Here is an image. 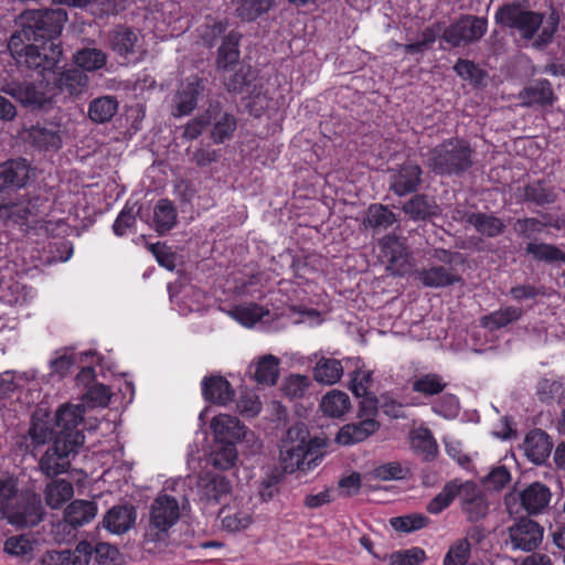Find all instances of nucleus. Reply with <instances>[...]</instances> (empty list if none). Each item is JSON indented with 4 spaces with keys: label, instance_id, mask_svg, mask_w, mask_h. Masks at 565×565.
Listing matches in <instances>:
<instances>
[{
    "label": "nucleus",
    "instance_id": "nucleus-29",
    "mask_svg": "<svg viewBox=\"0 0 565 565\" xmlns=\"http://www.w3.org/2000/svg\"><path fill=\"white\" fill-rule=\"evenodd\" d=\"M524 252L537 263H545L553 266L565 265V253L554 244L527 242Z\"/></svg>",
    "mask_w": 565,
    "mask_h": 565
},
{
    "label": "nucleus",
    "instance_id": "nucleus-50",
    "mask_svg": "<svg viewBox=\"0 0 565 565\" xmlns=\"http://www.w3.org/2000/svg\"><path fill=\"white\" fill-rule=\"evenodd\" d=\"M446 385L439 374L428 373L415 379L412 383V390L426 396H433L441 393Z\"/></svg>",
    "mask_w": 565,
    "mask_h": 565
},
{
    "label": "nucleus",
    "instance_id": "nucleus-31",
    "mask_svg": "<svg viewBox=\"0 0 565 565\" xmlns=\"http://www.w3.org/2000/svg\"><path fill=\"white\" fill-rule=\"evenodd\" d=\"M520 97L527 106H551L555 100L552 85L547 79H537L524 87L520 93Z\"/></svg>",
    "mask_w": 565,
    "mask_h": 565
},
{
    "label": "nucleus",
    "instance_id": "nucleus-4",
    "mask_svg": "<svg viewBox=\"0 0 565 565\" xmlns=\"http://www.w3.org/2000/svg\"><path fill=\"white\" fill-rule=\"evenodd\" d=\"M475 153L469 141L449 138L429 151L427 167L439 177H461L473 167Z\"/></svg>",
    "mask_w": 565,
    "mask_h": 565
},
{
    "label": "nucleus",
    "instance_id": "nucleus-33",
    "mask_svg": "<svg viewBox=\"0 0 565 565\" xmlns=\"http://www.w3.org/2000/svg\"><path fill=\"white\" fill-rule=\"evenodd\" d=\"M279 359L267 354L260 358L255 364H250L248 373L258 384L274 385L279 375Z\"/></svg>",
    "mask_w": 565,
    "mask_h": 565
},
{
    "label": "nucleus",
    "instance_id": "nucleus-9",
    "mask_svg": "<svg viewBox=\"0 0 565 565\" xmlns=\"http://www.w3.org/2000/svg\"><path fill=\"white\" fill-rule=\"evenodd\" d=\"M45 514L40 494L34 491H22L13 504L7 505L4 518L19 527L38 525Z\"/></svg>",
    "mask_w": 565,
    "mask_h": 565
},
{
    "label": "nucleus",
    "instance_id": "nucleus-44",
    "mask_svg": "<svg viewBox=\"0 0 565 565\" xmlns=\"http://www.w3.org/2000/svg\"><path fill=\"white\" fill-rule=\"evenodd\" d=\"M36 541L25 534L10 536L4 542V552L29 562L33 558Z\"/></svg>",
    "mask_w": 565,
    "mask_h": 565
},
{
    "label": "nucleus",
    "instance_id": "nucleus-52",
    "mask_svg": "<svg viewBox=\"0 0 565 565\" xmlns=\"http://www.w3.org/2000/svg\"><path fill=\"white\" fill-rule=\"evenodd\" d=\"M228 28V21L226 19L224 20H216V19H206V22L201 25L199 32L200 38L203 42V44L207 47H213L217 40L225 33V31Z\"/></svg>",
    "mask_w": 565,
    "mask_h": 565
},
{
    "label": "nucleus",
    "instance_id": "nucleus-64",
    "mask_svg": "<svg viewBox=\"0 0 565 565\" xmlns=\"http://www.w3.org/2000/svg\"><path fill=\"white\" fill-rule=\"evenodd\" d=\"M425 559V552L419 547L395 552L391 555L390 565H418Z\"/></svg>",
    "mask_w": 565,
    "mask_h": 565
},
{
    "label": "nucleus",
    "instance_id": "nucleus-18",
    "mask_svg": "<svg viewBox=\"0 0 565 565\" xmlns=\"http://www.w3.org/2000/svg\"><path fill=\"white\" fill-rule=\"evenodd\" d=\"M211 429L214 435V441L236 444L245 439L247 435H253L239 422L237 417L221 414L215 416L211 422Z\"/></svg>",
    "mask_w": 565,
    "mask_h": 565
},
{
    "label": "nucleus",
    "instance_id": "nucleus-57",
    "mask_svg": "<svg viewBox=\"0 0 565 565\" xmlns=\"http://www.w3.org/2000/svg\"><path fill=\"white\" fill-rule=\"evenodd\" d=\"M470 555V543H467L466 540H457L446 553L444 565H466Z\"/></svg>",
    "mask_w": 565,
    "mask_h": 565
},
{
    "label": "nucleus",
    "instance_id": "nucleus-11",
    "mask_svg": "<svg viewBox=\"0 0 565 565\" xmlns=\"http://www.w3.org/2000/svg\"><path fill=\"white\" fill-rule=\"evenodd\" d=\"M205 117L209 120V126L212 127L210 137L214 143H223L233 137L237 127V120L232 113L223 110L220 100H209L205 108Z\"/></svg>",
    "mask_w": 565,
    "mask_h": 565
},
{
    "label": "nucleus",
    "instance_id": "nucleus-41",
    "mask_svg": "<svg viewBox=\"0 0 565 565\" xmlns=\"http://www.w3.org/2000/svg\"><path fill=\"white\" fill-rule=\"evenodd\" d=\"M412 448L426 461L435 459L438 451L437 443L428 428H418L412 433Z\"/></svg>",
    "mask_w": 565,
    "mask_h": 565
},
{
    "label": "nucleus",
    "instance_id": "nucleus-28",
    "mask_svg": "<svg viewBox=\"0 0 565 565\" xmlns=\"http://www.w3.org/2000/svg\"><path fill=\"white\" fill-rule=\"evenodd\" d=\"M241 40L242 34L235 30H232L223 38L217 50L216 65L218 70L227 71L238 63Z\"/></svg>",
    "mask_w": 565,
    "mask_h": 565
},
{
    "label": "nucleus",
    "instance_id": "nucleus-1",
    "mask_svg": "<svg viewBox=\"0 0 565 565\" xmlns=\"http://www.w3.org/2000/svg\"><path fill=\"white\" fill-rule=\"evenodd\" d=\"M84 405H61L54 415L39 408L32 417L28 434L20 447L26 452L52 440L39 460V470L47 478L62 475L71 468V460L79 452L85 443L83 425Z\"/></svg>",
    "mask_w": 565,
    "mask_h": 565
},
{
    "label": "nucleus",
    "instance_id": "nucleus-54",
    "mask_svg": "<svg viewBox=\"0 0 565 565\" xmlns=\"http://www.w3.org/2000/svg\"><path fill=\"white\" fill-rule=\"evenodd\" d=\"M265 315H268V310L253 302L246 306H236L232 310L233 318L246 327L254 326Z\"/></svg>",
    "mask_w": 565,
    "mask_h": 565
},
{
    "label": "nucleus",
    "instance_id": "nucleus-8",
    "mask_svg": "<svg viewBox=\"0 0 565 565\" xmlns=\"http://www.w3.org/2000/svg\"><path fill=\"white\" fill-rule=\"evenodd\" d=\"M488 31V20L473 14H461L445 26L441 41L449 49L467 47L478 43Z\"/></svg>",
    "mask_w": 565,
    "mask_h": 565
},
{
    "label": "nucleus",
    "instance_id": "nucleus-39",
    "mask_svg": "<svg viewBox=\"0 0 565 565\" xmlns=\"http://www.w3.org/2000/svg\"><path fill=\"white\" fill-rule=\"evenodd\" d=\"M557 200V194L553 186L543 181L530 183L523 189V201L534 203L537 206L553 204Z\"/></svg>",
    "mask_w": 565,
    "mask_h": 565
},
{
    "label": "nucleus",
    "instance_id": "nucleus-62",
    "mask_svg": "<svg viewBox=\"0 0 565 565\" xmlns=\"http://www.w3.org/2000/svg\"><path fill=\"white\" fill-rule=\"evenodd\" d=\"M373 382L372 372L356 369L353 371L350 381V390L356 397L365 396Z\"/></svg>",
    "mask_w": 565,
    "mask_h": 565
},
{
    "label": "nucleus",
    "instance_id": "nucleus-26",
    "mask_svg": "<svg viewBox=\"0 0 565 565\" xmlns=\"http://www.w3.org/2000/svg\"><path fill=\"white\" fill-rule=\"evenodd\" d=\"M403 212L413 221H427L440 213V209L434 198L427 194H415L406 201Z\"/></svg>",
    "mask_w": 565,
    "mask_h": 565
},
{
    "label": "nucleus",
    "instance_id": "nucleus-47",
    "mask_svg": "<svg viewBox=\"0 0 565 565\" xmlns=\"http://www.w3.org/2000/svg\"><path fill=\"white\" fill-rule=\"evenodd\" d=\"M177 223V211L171 201L161 199L154 206V224L159 234L169 232Z\"/></svg>",
    "mask_w": 565,
    "mask_h": 565
},
{
    "label": "nucleus",
    "instance_id": "nucleus-13",
    "mask_svg": "<svg viewBox=\"0 0 565 565\" xmlns=\"http://www.w3.org/2000/svg\"><path fill=\"white\" fill-rule=\"evenodd\" d=\"M196 487L199 500L205 505L222 503L232 492L230 479L218 473H204L199 478Z\"/></svg>",
    "mask_w": 565,
    "mask_h": 565
},
{
    "label": "nucleus",
    "instance_id": "nucleus-63",
    "mask_svg": "<svg viewBox=\"0 0 565 565\" xmlns=\"http://www.w3.org/2000/svg\"><path fill=\"white\" fill-rule=\"evenodd\" d=\"M218 160V151L213 149L211 145L200 143L191 154L190 161L199 168H205Z\"/></svg>",
    "mask_w": 565,
    "mask_h": 565
},
{
    "label": "nucleus",
    "instance_id": "nucleus-34",
    "mask_svg": "<svg viewBox=\"0 0 565 565\" xmlns=\"http://www.w3.org/2000/svg\"><path fill=\"white\" fill-rule=\"evenodd\" d=\"M97 512L95 502L75 500L64 511V520L73 527L82 526L90 522Z\"/></svg>",
    "mask_w": 565,
    "mask_h": 565
},
{
    "label": "nucleus",
    "instance_id": "nucleus-36",
    "mask_svg": "<svg viewBox=\"0 0 565 565\" xmlns=\"http://www.w3.org/2000/svg\"><path fill=\"white\" fill-rule=\"evenodd\" d=\"M313 379L318 383L332 385L338 383L343 375L341 361L321 356L313 367Z\"/></svg>",
    "mask_w": 565,
    "mask_h": 565
},
{
    "label": "nucleus",
    "instance_id": "nucleus-19",
    "mask_svg": "<svg viewBox=\"0 0 565 565\" xmlns=\"http://www.w3.org/2000/svg\"><path fill=\"white\" fill-rule=\"evenodd\" d=\"M107 40L111 51L125 58L135 55L140 49L137 30L126 24H118L111 29Z\"/></svg>",
    "mask_w": 565,
    "mask_h": 565
},
{
    "label": "nucleus",
    "instance_id": "nucleus-32",
    "mask_svg": "<svg viewBox=\"0 0 565 565\" xmlns=\"http://www.w3.org/2000/svg\"><path fill=\"white\" fill-rule=\"evenodd\" d=\"M118 107L117 97L111 95L99 96L89 102L87 115L95 124H106L117 114Z\"/></svg>",
    "mask_w": 565,
    "mask_h": 565
},
{
    "label": "nucleus",
    "instance_id": "nucleus-42",
    "mask_svg": "<svg viewBox=\"0 0 565 565\" xmlns=\"http://www.w3.org/2000/svg\"><path fill=\"white\" fill-rule=\"evenodd\" d=\"M76 67L84 72H94L103 68L107 63V54L96 47H84L74 55Z\"/></svg>",
    "mask_w": 565,
    "mask_h": 565
},
{
    "label": "nucleus",
    "instance_id": "nucleus-51",
    "mask_svg": "<svg viewBox=\"0 0 565 565\" xmlns=\"http://www.w3.org/2000/svg\"><path fill=\"white\" fill-rule=\"evenodd\" d=\"M255 79L254 72L249 65H241L225 81V86L230 93L242 94L247 92Z\"/></svg>",
    "mask_w": 565,
    "mask_h": 565
},
{
    "label": "nucleus",
    "instance_id": "nucleus-7",
    "mask_svg": "<svg viewBox=\"0 0 565 565\" xmlns=\"http://www.w3.org/2000/svg\"><path fill=\"white\" fill-rule=\"evenodd\" d=\"M543 21L544 14L529 10L524 1L504 3L498 8L494 14L495 24L516 31L524 40L534 39Z\"/></svg>",
    "mask_w": 565,
    "mask_h": 565
},
{
    "label": "nucleus",
    "instance_id": "nucleus-49",
    "mask_svg": "<svg viewBox=\"0 0 565 565\" xmlns=\"http://www.w3.org/2000/svg\"><path fill=\"white\" fill-rule=\"evenodd\" d=\"M218 516L221 519L222 530L228 533L245 530L252 523V515L247 511H235L231 513V510L226 507L221 508Z\"/></svg>",
    "mask_w": 565,
    "mask_h": 565
},
{
    "label": "nucleus",
    "instance_id": "nucleus-46",
    "mask_svg": "<svg viewBox=\"0 0 565 565\" xmlns=\"http://www.w3.org/2000/svg\"><path fill=\"white\" fill-rule=\"evenodd\" d=\"M461 486L462 483H459L457 480L447 482L443 490L428 502L426 510L431 514H438L444 511L456 497L460 495Z\"/></svg>",
    "mask_w": 565,
    "mask_h": 565
},
{
    "label": "nucleus",
    "instance_id": "nucleus-43",
    "mask_svg": "<svg viewBox=\"0 0 565 565\" xmlns=\"http://www.w3.org/2000/svg\"><path fill=\"white\" fill-rule=\"evenodd\" d=\"M522 313L521 308L510 306L482 317L481 324L490 331L498 330L518 321L522 317Z\"/></svg>",
    "mask_w": 565,
    "mask_h": 565
},
{
    "label": "nucleus",
    "instance_id": "nucleus-35",
    "mask_svg": "<svg viewBox=\"0 0 565 565\" xmlns=\"http://www.w3.org/2000/svg\"><path fill=\"white\" fill-rule=\"evenodd\" d=\"M74 494L73 484L65 479L50 481L44 489V500L51 509H60L72 499Z\"/></svg>",
    "mask_w": 565,
    "mask_h": 565
},
{
    "label": "nucleus",
    "instance_id": "nucleus-2",
    "mask_svg": "<svg viewBox=\"0 0 565 565\" xmlns=\"http://www.w3.org/2000/svg\"><path fill=\"white\" fill-rule=\"evenodd\" d=\"M21 29L9 39L8 49L20 67L36 72H54L62 58L60 43L67 13L62 8L26 10L20 15Z\"/></svg>",
    "mask_w": 565,
    "mask_h": 565
},
{
    "label": "nucleus",
    "instance_id": "nucleus-59",
    "mask_svg": "<svg viewBox=\"0 0 565 565\" xmlns=\"http://www.w3.org/2000/svg\"><path fill=\"white\" fill-rule=\"evenodd\" d=\"M454 71L465 81L478 85L484 78V72L480 70L473 62L459 58L454 66Z\"/></svg>",
    "mask_w": 565,
    "mask_h": 565
},
{
    "label": "nucleus",
    "instance_id": "nucleus-45",
    "mask_svg": "<svg viewBox=\"0 0 565 565\" xmlns=\"http://www.w3.org/2000/svg\"><path fill=\"white\" fill-rule=\"evenodd\" d=\"M236 15L246 22H253L266 13L274 3V0H234Z\"/></svg>",
    "mask_w": 565,
    "mask_h": 565
},
{
    "label": "nucleus",
    "instance_id": "nucleus-15",
    "mask_svg": "<svg viewBox=\"0 0 565 565\" xmlns=\"http://www.w3.org/2000/svg\"><path fill=\"white\" fill-rule=\"evenodd\" d=\"M32 168L24 158L9 159L0 164V192L26 185Z\"/></svg>",
    "mask_w": 565,
    "mask_h": 565
},
{
    "label": "nucleus",
    "instance_id": "nucleus-53",
    "mask_svg": "<svg viewBox=\"0 0 565 565\" xmlns=\"http://www.w3.org/2000/svg\"><path fill=\"white\" fill-rule=\"evenodd\" d=\"M512 230L515 235L529 242H537L536 235L543 231L542 221L536 217H520L514 220Z\"/></svg>",
    "mask_w": 565,
    "mask_h": 565
},
{
    "label": "nucleus",
    "instance_id": "nucleus-48",
    "mask_svg": "<svg viewBox=\"0 0 565 565\" xmlns=\"http://www.w3.org/2000/svg\"><path fill=\"white\" fill-rule=\"evenodd\" d=\"M536 395L540 402L551 404L565 398V387L561 379L543 377L537 382Z\"/></svg>",
    "mask_w": 565,
    "mask_h": 565
},
{
    "label": "nucleus",
    "instance_id": "nucleus-30",
    "mask_svg": "<svg viewBox=\"0 0 565 565\" xmlns=\"http://www.w3.org/2000/svg\"><path fill=\"white\" fill-rule=\"evenodd\" d=\"M136 521L134 507H113L104 516L103 524L111 533L120 534L127 532Z\"/></svg>",
    "mask_w": 565,
    "mask_h": 565
},
{
    "label": "nucleus",
    "instance_id": "nucleus-40",
    "mask_svg": "<svg viewBox=\"0 0 565 565\" xmlns=\"http://www.w3.org/2000/svg\"><path fill=\"white\" fill-rule=\"evenodd\" d=\"M397 221L395 214L383 204H371L363 220V225L374 231L386 230Z\"/></svg>",
    "mask_w": 565,
    "mask_h": 565
},
{
    "label": "nucleus",
    "instance_id": "nucleus-27",
    "mask_svg": "<svg viewBox=\"0 0 565 565\" xmlns=\"http://www.w3.org/2000/svg\"><path fill=\"white\" fill-rule=\"evenodd\" d=\"M202 393L206 401L226 405L234 399V390L227 380L220 375L205 377L202 382Z\"/></svg>",
    "mask_w": 565,
    "mask_h": 565
},
{
    "label": "nucleus",
    "instance_id": "nucleus-24",
    "mask_svg": "<svg viewBox=\"0 0 565 565\" xmlns=\"http://www.w3.org/2000/svg\"><path fill=\"white\" fill-rule=\"evenodd\" d=\"M526 457L536 465H542L550 457L553 443L550 436L542 429L531 430L523 443Z\"/></svg>",
    "mask_w": 565,
    "mask_h": 565
},
{
    "label": "nucleus",
    "instance_id": "nucleus-37",
    "mask_svg": "<svg viewBox=\"0 0 565 565\" xmlns=\"http://www.w3.org/2000/svg\"><path fill=\"white\" fill-rule=\"evenodd\" d=\"M320 408L326 416L341 418L351 409V401L345 392L332 390L322 397Z\"/></svg>",
    "mask_w": 565,
    "mask_h": 565
},
{
    "label": "nucleus",
    "instance_id": "nucleus-12",
    "mask_svg": "<svg viewBox=\"0 0 565 565\" xmlns=\"http://www.w3.org/2000/svg\"><path fill=\"white\" fill-rule=\"evenodd\" d=\"M1 92L30 110L42 109L51 102L46 93L31 82H10L1 87Z\"/></svg>",
    "mask_w": 565,
    "mask_h": 565
},
{
    "label": "nucleus",
    "instance_id": "nucleus-25",
    "mask_svg": "<svg viewBox=\"0 0 565 565\" xmlns=\"http://www.w3.org/2000/svg\"><path fill=\"white\" fill-rule=\"evenodd\" d=\"M26 138L29 143L39 150H57L62 146L58 126L52 124L49 126L40 124L31 126Z\"/></svg>",
    "mask_w": 565,
    "mask_h": 565
},
{
    "label": "nucleus",
    "instance_id": "nucleus-61",
    "mask_svg": "<svg viewBox=\"0 0 565 565\" xmlns=\"http://www.w3.org/2000/svg\"><path fill=\"white\" fill-rule=\"evenodd\" d=\"M460 409L459 401L454 394H444L434 405L433 411L445 417L454 418Z\"/></svg>",
    "mask_w": 565,
    "mask_h": 565
},
{
    "label": "nucleus",
    "instance_id": "nucleus-23",
    "mask_svg": "<svg viewBox=\"0 0 565 565\" xmlns=\"http://www.w3.org/2000/svg\"><path fill=\"white\" fill-rule=\"evenodd\" d=\"M380 428V423L374 418H364L359 423L347 424L340 428L335 436V441L342 446H351L362 443L375 434Z\"/></svg>",
    "mask_w": 565,
    "mask_h": 565
},
{
    "label": "nucleus",
    "instance_id": "nucleus-6",
    "mask_svg": "<svg viewBox=\"0 0 565 565\" xmlns=\"http://www.w3.org/2000/svg\"><path fill=\"white\" fill-rule=\"evenodd\" d=\"M180 519L179 502L174 497L162 494L153 500L149 509V520L145 526L143 547L151 551L150 544L166 542L169 530Z\"/></svg>",
    "mask_w": 565,
    "mask_h": 565
},
{
    "label": "nucleus",
    "instance_id": "nucleus-20",
    "mask_svg": "<svg viewBox=\"0 0 565 565\" xmlns=\"http://www.w3.org/2000/svg\"><path fill=\"white\" fill-rule=\"evenodd\" d=\"M518 499L529 515H537L548 508L552 493L547 486L535 481L519 491Z\"/></svg>",
    "mask_w": 565,
    "mask_h": 565
},
{
    "label": "nucleus",
    "instance_id": "nucleus-55",
    "mask_svg": "<svg viewBox=\"0 0 565 565\" xmlns=\"http://www.w3.org/2000/svg\"><path fill=\"white\" fill-rule=\"evenodd\" d=\"M390 523L394 530L409 533L427 526L429 519L422 513H412L403 516L392 518Z\"/></svg>",
    "mask_w": 565,
    "mask_h": 565
},
{
    "label": "nucleus",
    "instance_id": "nucleus-21",
    "mask_svg": "<svg viewBox=\"0 0 565 565\" xmlns=\"http://www.w3.org/2000/svg\"><path fill=\"white\" fill-rule=\"evenodd\" d=\"M456 214L455 220L472 225L478 233L487 237H497L505 231L504 222L493 214L470 213L461 210H457Z\"/></svg>",
    "mask_w": 565,
    "mask_h": 565
},
{
    "label": "nucleus",
    "instance_id": "nucleus-38",
    "mask_svg": "<svg viewBox=\"0 0 565 565\" xmlns=\"http://www.w3.org/2000/svg\"><path fill=\"white\" fill-rule=\"evenodd\" d=\"M237 450L232 443L214 441L209 456V462L216 469L227 470L235 466Z\"/></svg>",
    "mask_w": 565,
    "mask_h": 565
},
{
    "label": "nucleus",
    "instance_id": "nucleus-56",
    "mask_svg": "<svg viewBox=\"0 0 565 565\" xmlns=\"http://www.w3.org/2000/svg\"><path fill=\"white\" fill-rule=\"evenodd\" d=\"M135 207L136 204L130 205L126 203L113 224L115 235L124 236L127 234L128 230H131L136 225V217L139 214L140 207H138L137 211Z\"/></svg>",
    "mask_w": 565,
    "mask_h": 565
},
{
    "label": "nucleus",
    "instance_id": "nucleus-17",
    "mask_svg": "<svg viewBox=\"0 0 565 565\" xmlns=\"http://www.w3.org/2000/svg\"><path fill=\"white\" fill-rule=\"evenodd\" d=\"M422 168L412 161L404 162L392 175L390 189L398 196L416 193L422 184Z\"/></svg>",
    "mask_w": 565,
    "mask_h": 565
},
{
    "label": "nucleus",
    "instance_id": "nucleus-5",
    "mask_svg": "<svg viewBox=\"0 0 565 565\" xmlns=\"http://www.w3.org/2000/svg\"><path fill=\"white\" fill-rule=\"evenodd\" d=\"M428 266L415 273L416 279L427 288H447L463 281L454 264L465 262L463 255L445 248H431L426 253Z\"/></svg>",
    "mask_w": 565,
    "mask_h": 565
},
{
    "label": "nucleus",
    "instance_id": "nucleus-16",
    "mask_svg": "<svg viewBox=\"0 0 565 565\" xmlns=\"http://www.w3.org/2000/svg\"><path fill=\"white\" fill-rule=\"evenodd\" d=\"M459 498L462 512L469 522L476 523L487 516L489 503L486 495L475 483H462Z\"/></svg>",
    "mask_w": 565,
    "mask_h": 565
},
{
    "label": "nucleus",
    "instance_id": "nucleus-10",
    "mask_svg": "<svg viewBox=\"0 0 565 565\" xmlns=\"http://www.w3.org/2000/svg\"><path fill=\"white\" fill-rule=\"evenodd\" d=\"M508 534L513 550L532 552L541 545L544 527L539 522L522 516L508 527Z\"/></svg>",
    "mask_w": 565,
    "mask_h": 565
},
{
    "label": "nucleus",
    "instance_id": "nucleus-3",
    "mask_svg": "<svg viewBox=\"0 0 565 565\" xmlns=\"http://www.w3.org/2000/svg\"><path fill=\"white\" fill-rule=\"evenodd\" d=\"M326 441L310 438L307 426L296 423L288 428L280 444V466L285 473L310 470L323 456Z\"/></svg>",
    "mask_w": 565,
    "mask_h": 565
},
{
    "label": "nucleus",
    "instance_id": "nucleus-14",
    "mask_svg": "<svg viewBox=\"0 0 565 565\" xmlns=\"http://www.w3.org/2000/svg\"><path fill=\"white\" fill-rule=\"evenodd\" d=\"M204 90L202 79L194 78L182 83L172 96L171 115L180 118L190 115L198 106V99Z\"/></svg>",
    "mask_w": 565,
    "mask_h": 565
},
{
    "label": "nucleus",
    "instance_id": "nucleus-58",
    "mask_svg": "<svg viewBox=\"0 0 565 565\" xmlns=\"http://www.w3.org/2000/svg\"><path fill=\"white\" fill-rule=\"evenodd\" d=\"M110 391L104 384H94L84 394V404L88 407H105L110 401Z\"/></svg>",
    "mask_w": 565,
    "mask_h": 565
},
{
    "label": "nucleus",
    "instance_id": "nucleus-22",
    "mask_svg": "<svg viewBox=\"0 0 565 565\" xmlns=\"http://www.w3.org/2000/svg\"><path fill=\"white\" fill-rule=\"evenodd\" d=\"M54 71H56V68ZM52 73L55 75L53 78V86L61 94H65L70 97H77L88 87L89 77L78 67L64 70L60 73Z\"/></svg>",
    "mask_w": 565,
    "mask_h": 565
},
{
    "label": "nucleus",
    "instance_id": "nucleus-60",
    "mask_svg": "<svg viewBox=\"0 0 565 565\" xmlns=\"http://www.w3.org/2000/svg\"><path fill=\"white\" fill-rule=\"evenodd\" d=\"M310 385V380L306 375H289L282 385L284 393L290 398H298L305 395Z\"/></svg>",
    "mask_w": 565,
    "mask_h": 565
}]
</instances>
